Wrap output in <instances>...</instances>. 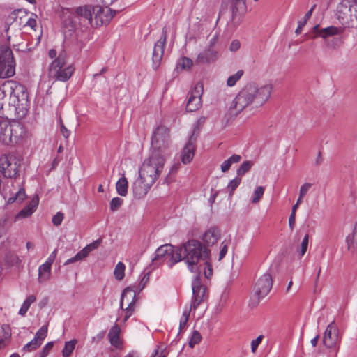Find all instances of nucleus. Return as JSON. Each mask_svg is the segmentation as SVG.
I'll list each match as a JSON object with an SVG mask.
<instances>
[{"mask_svg": "<svg viewBox=\"0 0 357 357\" xmlns=\"http://www.w3.org/2000/svg\"><path fill=\"white\" fill-rule=\"evenodd\" d=\"M56 254H57V250L55 249L50 255V256L48 257V258L47 259V260L45 261V263L50 264L52 266V264H53V262L55 260V258L56 257Z\"/></svg>", "mask_w": 357, "mask_h": 357, "instance_id": "4d7b16f0", "label": "nucleus"}, {"mask_svg": "<svg viewBox=\"0 0 357 357\" xmlns=\"http://www.w3.org/2000/svg\"><path fill=\"white\" fill-rule=\"evenodd\" d=\"M220 236V229L216 227H211L204 234L202 240L208 246H211L217 243Z\"/></svg>", "mask_w": 357, "mask_h": 357, "instance_id": "412c9836", "label": "nucleus"}, {"mask_svg": "<svg viewBox=\"0 0 357 357\" xmlns=\"http://www.w3.org/2000/svg\"><path fill=\"white\" fill-rule=\"evenodd\" d=\"M202 340V335L197 331H194L190 338L188 344L190 348H193L196 344H199Z\"/></svg>", "mask_w": 357, "mask_h": 357, "instance_id": "4c0bfd02", "label": "nucleus"}, {"mask_svg": "<svg viewBox=\"0 0 357 357\" xmlns=\"http://www.w3.org/2000/svg\"><path fill=\"white\" fill-rule=\"evenodd\" d=\"M354 236L352 234L348 235L346 238V243L347 244L348 250L351 248V245L353 243Z\"/></svg>", "mask_w": 357, "mask_h": 357, "instance_id": "774afa93", "label": "nucleus"}, {"mask_svg": "<svg viewBox=\"0 0 357 357\" xmlns=\"http://www.w3.org/2000/svg\"><path fill=\"white\" fill-rule=\"evenodd\" d=\"M15 73V63L12 50L8 46L0 47V78H9Z\"/></svg>", "mask_w": 357, "mask_h": 357, "instance_id": "423d86ee", "label": "nucleus"}, {"mask_svg": "<svg viewBox=\"0 0 357 357\" xmlns=\"http://www.w3.org/2000/svg\"><path fill=\"white\" fill-rule=\"evenodd\" d=\"M264 193V188L262 186L257 187L254 192L253 197L252 199V203L256 204V203L259 202V200L263 197Z\"/></svg>", "mask_w": 357, "mask_h": 357, "instance_id": "37998d69", "label": "nucleus"}, {"mask_svg": "<svg viewBox=\"0 0 357 357\" xmlns=\"http://www.w3.org/2000/svg\"><path fill=\"white\" fill-rule=\"evenodd\" d=\"M158 150L165 149L170 144L169 129L165 126L158 127Z\"/></svg>", "mask_w": 357, "mask_h": 357, "instance_id": "5701e85b", "label": "nucleus"}, {"mask_svg": "<svg viewBox=\"0 0 357 357\" xmlns=\"http://www.w3.org/2000/svg\"><path fill=\"white\" fill-rule=\"evenodd\" d=\"M202 86L197 85L189 94L186 105V110L188 112H195L199 109L202 105L201 91Z\"/></svg>", "mask_w": 357, "mask_h": 357, "instance_id": "f3484780", "label": "nucleus"}, {"mask_svg": "<svg viewBox=\"0 0 357 357\" xmlns=\"http://www.w3.org/2000/svg\"><path fill=\"white\" fill-rule=\"evenodd\" d=\"M13 107L19 117L24 116L28 110V94L23 85L8 80L0 86V114L4 115V106Z\"/></svg>", "mask_w": 357, "mask_h": 357, "instance_id": "f257e3e1", "label": "nucleus"}, {"mask_svg": "<svg viewBox=\"0 0 357 357\" xmlns=\"http://www.w3.org/2000/svg\"><path fill=\"white\" fill-rule=\"evenodd\" d=\"M26 197L25 190L24 189H20L17 192L15 197H10L8 199L9 203H13L15 201L17 200L20 202H22Z\"/></svg>", "mask_w": 357, "mask_h": 357, "instance_id": "09e8293b", "label": "nucleus"}, {"mask_svg": "<svg viewBox=\"0 0 357 357\" xmlns=\"http://www.w3.org/2000/svg\"><path fill=\"white\" fill-rule=\"evenodd\" d=\"M53 346H54L53 342H49L45 345V347H43V351L41 352L43 354V357H46L48 355L49 352L51 351Z\"/></svg>", "mask_w": 357, "mask_h": 357, "instance_id": "864d4df0", "label": "nucleus"}, {"mask_svg": "<svg viewBox=\"0 0 357 357\" xmlns=\"http://www.w3.org/2000/svg\"><path fill=\"white\" fill-rule=\"evenodd\" d=\"M192 309H193L192 303H191V305H190V306L189 307H185V308L184 309V310L183 312L181 318H183L184 319H188V320L189 319V317H190V311H191Z\"/></svg>", "mask_w": 357, "mask_h": 357, "instance_id": "6e6d98bb", "label": "nucleus"}, {"mask_svg": "<svg viewBox=\"0 0 357 357\" xmlns=\"http://www.w3.org/2000/svg\"><path fill=\"white\" fill-rule=\"evenodd\" d=\"M229 245V241L225 240L222 242L220 250L219 252V257H218L219 261L222 260L225 257V255L228 251Z\"/></svg>", "mask_w": 357, "mask_h": 357, "instance_id": "a18cd8bd", "label": "nucleus"}, {"mask_svg": "<svg viewBox=\"0 0 357 357\" xmlns=\"http://www.w3.org/2000/svg\"><path fill=\"white\" fill-rule=\"evenodd\" d=\"M241 47V43L238 40H234L230 44L229 50L231 52L237 51Z\"/></svg>", "mask_w": 357, "mask_h": 357, "instance_id": "5fc2aeb1", "label": "nucleus"}, {"mask_svg": "<svg viewBox=\"0 0 357 357\" xmlns=\"http://www.w3.org/2000/svg\"><path fill=\"white\" fill-rule=\"evenodd\" d=\"M264 337V335H259L256 339L251 342V351L252 353L255 354L256 352L258 346L261 344Z\"/></svg>", "mask_w": 357, "mask_h": 357, "instance_id": "8fccbe9b", "label": "nucleus"}, {"mask_svg": "<svg viewBox=\"0 0 357 357\" xmlns=\"http://www.w3.org/2000/svg\"><path fill=\"white\" fill-rule=\"evenodd\" d=\"M21 161L14 153L3 154L0 157V172L6 178L17 175Z\"/></svg>", "mask_w": 357, "mask_h": 357, "instance_id": "0eeeda50", "label": "nucleus"}, {"mask_svg": "<svg viewBox=\"0 0 357 357\" xmlns=\"http://www.w3.org/2000/svg\"><path fill=\"white\" fill-rule=\"evenodd\" d=\"M77 341L75 340L66 342L62 351L63 357H69L75 349Z\"/></svg>", "mask_w": 357, "mask_h": 357, "instance_id": "f704fd0d", "label": "nucleus"}, {"mask_svg": "<svg viewBox=\"0 0 357 357\" xmlns=\"http://www.w3.org/2000/svg\"><path fill=\"white\" fill-rule=\"evenodd\" d=\"M312 184L310 183H305L303 184L299 190L300 197H305L310 189Z\"/></svg>", "mask_w": 357, "mask_h": 357, "instance_id": "603ef678", "label": "nucleus"}, {"mask_svg": "<svg viewBox=\"0 0 357 357\" xmlns=\"http://www.w3.org/2000/svg\"><path fill=\"white\" fill-rule=\"evenodd\" d=\"M166 37H167V31H165V29L164 28L162 29V38L160 40V43H161L162 45V54H163V49H164V47H165V43H166ZM159 43V41H158V44Z\"/></svg>", "mask_w": 357, "mask_h": 357, "instance_id": "13d9d810", "label": "nucleus"}, {"mask_svg": "<svg viewBox=\"0 0 357 357\" xmlns=\"http://www.w3.org/2000/svg\"><path fill=\"white\" fill-rule=\"evenodd\" d=\"M338 333L339 330L335 321H333L327 326L322 339V342L326 347L335 349V356L338 351L337 349L339 342Z\"/></svg>", "mask_w": 357, "mask_h": 357, "instance_id": "ddd939ff", "label": "nucleus"}, {"mask_svg": "<svg viewBox=\"0 0 357 357\" xmlns=\"http://www.w3.org/2000/svg\"><path fill=\"white\" fill-rule=\"evenodd\" d=\"M123 199L119 197H114L110 202V209L112 211H117L119 207L123 204Z\"/></svg>", "mask_w": 357, "mask_h": 357, "instance_id": "49530a36", "label": "nucleus"}, {"mask_svg": "<svg viewBox=\"0 0 357 357\" xmlns=\"http://www.w3.org/2000/svg\"><path fill=\"white\" fill-rule=\"evenodd\" d=\"M93 6L85 5L83 6L77 7L75 9V14L78 17L86 19L91 25H93Z\"/></svg>", "mask_w": 357, "mask_h": 357, "instance_id": "a878e982", "label": "nucleus"}, {"mask_svg": "<svg viewBox=\"0 0 357 357\" xmlns=\"http://www.w3.org/2000/svg\"><path fill=\"white\" fill-rule=\"evenodd\" d=\"M192 307L195 310L200 303L204 301L208 296L206 287L201 284L200 273H196L192 282Z\"/></svg>", "mask_w": 357, "mask_h": 357, "instance_id": "f8f14e48", "label": "nucleus"}, {"mask_svg": "<svg viewBox=\"0 0 357 357\" xmlns=\"http://www.w3.org/2000/svg\"><path fill=\"white\" fill-rule=\"evenodd\" d=\"M137 289L133 287L126 288L121 295L120 307L126 312L124 321H126L133 313L136 303Z\"/></svg>", "mask_w": 357, "mask_h": 357, "instance_id": "9d476101", "label": "nucleus"}, {"mask_svg": "<svg viewBox=\"0 0 357 357\" xmlns=\"http://www.w3.org/2000/svg\"><path fill=\"white\" fill-rule=\"evenodd\" d=\"M10 334L6 333L4 338L0 340V349L6 345V341L9 339Z\"/></svg>", "mask_w": 357, "mask_h": 357, "instance_id": "680f3d73", "label": "nucleus"}, {"mask_svg": "<svg viewBox=\"0 0 357 357\" xmlns=\"http://www.w3.org/2000/svg\"><path fill=\"white\" fill-rule=\"evenodd\" d=\"M75 72V67L72 63H67L65 54H60L49 66L48 77L54 81L67 82L70 79Z\"/></svg>", "mask_w": 357, "mask_h": 357, "instance_id": "39448f33", "label": "nucleus"}, {"mask_svg": "<svg viewBox=\"0 0 357 357\" xmlns=\"http://www.w3.org/2000/svg\"><path fill=\"white\" fill-rule=\"evenodd\" d=\"M308 243H309V235L306 234L304 236L300 247L297 250V252H298L300 257H303L305 254L307 247H308Z\"/></svg>", "mask_w": 357, "mask_h": 357, "instance_id": "58836bf2", "label": "nucleus"}, {"mask_svg": "<svg viewBox=\"0 0 357 357\" xmlns=\"http://www.w3.org/2000/svg\"><path fill=\"white\" fill-rule=\"evenodd\" d=\"M61 132L65 138H68L70 135V132L64 126L63 124L61 125Z\"/></svg>", "mask_w": 357, "mask_h": 357, "instance_id": "e2e57ef3", "label": "nucleus"}, {"mask_svg": "<svg viewBox=\"0 0 357 357\" xmlns=\"http://www.w3.org/2000/svg\"><path fill=\"white\" fill-rule=\"evenodd\" d=\"M178 253L180 254L181 261L183 260L188 265V269L195 273H200V261L207 259L210 257L211 252L200 241L190 240L178 248Z\"/></svg>", "mask_w": 357, "mask_h": 357, "instance_id": "7ed1b4c3", "label": "nucleus"}, {"mask_svg": "<svg viewBox=\"0 0 357 357\" xmlns=\"http://www.w3.org/2000/svg\"><path fill=\"white\" fill-rule=\"evenodd\" d=\"M62 13H63V17H66L69 20V22H67V20H63L64 25L66 26H70V29H69L70 31L74 29L75 27V24L73 22V20H72V15H73V13H72L70 9H69V8H64V9H63Z\"/></svg>", "mask_w": 357, "mask_h": 357, "instance_id": "72a5a7b5", "label": "nucleus"}, {"mask_svg": "<svg viewBox=\"0 0 357 357\" xmlns=\"http://www.w3.org/2000/svg\"><path fill=\"white\" fill-rule=\"evenodd\" d=\"M116 15V10H112L109 6H94L93 10V25L95 26H101L109 23Z\"/></svg>", "mask_w": 357, "mask_h": 357, "instance_id": "9b49d317", "label": "nucleus"}, {"mask_svg": "<svg viewBox=\"0 0 357 357\" xmlns=\"http://www.w3.org/2000/svg\"><path fill=\"white\" fill-rule=\"evenodd\" d=\"M51 265L44 263L38 267V280L40 282L47 281L51 274Z\"/></svg>", "mask_w": 357, "mask_h": 357, "instance_id": "cd10ccee", "label": "nucleus"}, {"mask_svg": "<svg viewBox=\"0 0 357 357\" xmlns=\"http://www.w3.org/2000/svg\"><path fill=\"white\" fill-rule=\"evenodd\" d=\"M245 7V0H232V13L236 14L240 9Z\"/></svg>", "mask_w": 357, "mask_h": 357, "instance_id": "c03bdc74", "label": "nucleus"}, {"mask_svg": "<svg viewBox=\"0 0 357 357\" xmlns=\"http://www.w3.org/2000/svg\"><path fill=\"white\" fill-rule=\"evenodd\" d=\"M47 326H43L36 333L34 338L25 344L23 347V351L25 352H30L36 350L43 343L45 338L47 335Z\"/></svg>", "mask_w": 357, "mask_h": 357, "instance_id": "dca6fc26", "label": "nucleus"}, {"mask_svg": "<svg viewBox=\"0 0 357 357\" xmlns=\"http://www.w3.org/2000/svg\"><path fill=\"white\" fill-rule=\"evenodd\" d=\"M153 184H148L141 179L134 183L132 190L135 197L137 199H141L144 197L149 191L150 188Z\"/></svg>", "mask_w": 357, "mask_h": 357, "instance_id": "4be33fe9", "label": "nucleus"}, {"mask_svg": "<svg viewBox=\"0 0 357 357\" xmlns=\"http://www.w3.org/2000/svg\"><path fill=\"white\" fill-rule=\"evenodd\" d=\"M126 266L125 264L119 261L116 265L114 270V275L116 280L121 281L125 276Z\"/></svg>", "mask_w": 357, "mask_h": 357, "instance_id": "2f4dec72", "label": "nucleus"}, {"mask_svg": "<svg viewBox=\"0 0 357 357\" xmlns=\"http://www.w3.org/2000/svg\"><path fill=\"white\" fill-rule=\"evenodd\" d=\"M188 320L184 319L181 317L180 323H179V331L181 332L183 329H185L187 327V323Z\"/></svg>", "mask_w": 357, "mask_h": 357, "instance_id": "338daca9", "label": "nucleus"}, {"mask_svg": "<svg viewBox=\"0 0 357 357\" xmlns=\"http://www.w3.org/2000/svg\"><path fill=\"white\" fill-rule=\"evenodd\" d=\"M0 261L4 262L9 266L16 265L19 263L20 259L18 256L11 252L6 250L3 248H0Z\"/></svg>", "mask_w": 357, "mask_h": 357, "instance_id": "b1692460", "label": "nucleus"}, {"mask_svg": "<svg viewBox=\"0 0 357 357\" xmlns=\"http://www.w3.org/2000/svg\"><path fill=\"white\" fill-rule=\"evenodd\" d=\"M306 22L305 21H299L298 27L296 28L295 33L297 35H299L301 33L303 27L305 25Z\"/></svg>", "mask_w": 357, "mask_h": 357, "instance_id": "69168bd1", "label": "nucleus"}, {"mask_svg": "<svg viewBox=\"0 0 357 357\" xmlns=\"http://www.w3.org/2000/svg\"><path fill=\"white\" fill-rule=\"evenodd\" d=\"M210 257L207 259L202 260L204 261V274L206 278H209L213 275V268L209 261Z\"/></svg>", "mask_w": 357, "mask_h": 357, "instance_id": "79ce46f5", "label": "nucleus"}, {"mask_svg": "<svg viewBox=\"0 0 357 357\" xmlns=\"http://www.w3.org/2000/svg\"><path fill=\"white\" fill-rule=\"evenodd\" d=\"M243 70H239L235 74L229 76L227 80V85L229 87L234 86L243 75Z\"/></svg>", "mask_w": 357, "mask_h": 357, "instance_id": "c9c22d12", "label": "nucleus"}, {"mask_svg": "<svg viewBox=\"0 0 357 357\" xmlns=\"http://www.w3.org/2000/svg\"><path fill=\"white\" fill-rule=\"evenodd\" d=\"M252 165L253 164L251 161L247 160V161L243 162L236 171L238 176H243L246 172L250 171Z\"/></svg>", "mask_w": 357, "mask_h": 357, "instance_id": "ea45409f", "label": "nucleus"}, {"mask_svg": "<svg viewBox=\"0 0 357 357\" xmlns=\"http://www.w3.org/2000/svg\"><path fill=\"white\" fill-rule=\"evenodd\" d=\"M344 31V28L342 26H330L321 29L319 24L315 25L312 29V32L314 33V38L320 37L325 40L331 36L342 35Z\"/></svg>", "mask_w": 357, "mask_h": 357, "instance_id": "2eb2a0df", "label": "nucleus"}, {"mask_svg": "<svg viewBox=\"0 0 357 357\" xmlns=\"http://www.w3.org/2000/svg\"><path fill=\"white\" fill-rule=\"evenodd\" d=\"M180 261L181 256L178 253V248L174 249L171 244H165L158 248V265L165 264L171 268Z\"/></svg>", "mask_w": 357, "mask_h": 357, "instance_id": "6e6552de", "label": "nucleus"}, {"mask_svg": "<svg viewBox=\"0 0 357 357\" xmlns=\"http://www.w3.org/2000/svg\"><path fill=\"white\" fill-rule=\"evenodd\" d=\"M195 138L192 135L181 152V160L183 164L189 163L195 155Z\"/></svg>", "mask_w": 357, "mask_h": 357, "instance_id": "a211bd4d", "label": "nucleus"}, {"mask_svg": "<svg viewBox=\"0 0 357 357\" xmlns=\"http://www.w3.org/2000/svg\"><path fill=\"white\" fill-rule=\"evenodd\" d=\"M218 52L213 48H208L200 52L196 59L197 63H213L218 59Z\"/></svg>", "mask_w": 357, "mask_h": 357, "instance_id": "aec40b11", "label": "nucleus"}, {"mask_svg": "<svg viewBox=\"0 0 357 357\" xmlns=\"http://www.w3.org/2000/svg\"><path fill=\"white\" fill-rule=\"evenodd\" d=\"M38 203L39 198L36 195L33 197L31 202L16 215L15 220L30 217L36 210Z\"/></svg>", "mask_w": 357, "mask_h": 357, "instance_id": "6ab92c4d", "label": "nucleus"}, {"mask_svg": "<svg viewBox=\"0 0 357 357\" xmlns=\"http://www.w3.org/2000/svg\"><path fill=\"white\" fill-rule=\"evenodd\" d=\"M296 222V214H290L289 217V226L291 230L294 229Z\"/></svg>", "mask_w": 357, "mask_h": 357, "instance_id": "bf43d9fd", "label": "nucleus"}, {"mask_svg": "<svg viewBox=\"0 0 357 357\" xmlns=\"http://www.w3.org/2000/svg\"><path fill=\"white\" fill-rule=\"evenodd\" d=\"M128 182L124 175L121 177L116 183V190L117 193L123 197L126 196L128 193Z\"/></svg>", "mask_w": 357, "mask_h": 357, "instance_id": "c85d7f7f", "label": "nucleus"}, {"mask_svg": "<svg viewBox=\"0 0 357 357\" xmlns=\"http://www.w3.org/2000/svg\"><path fill=\"white\" fill-rule=\"evenodd\" d=\"M121 329L119 326H114L108 333V337L110 344L117 349H120L122 345V340L120 338Z\"/></svg>", "mask_w": 357, "mask_h": 357, "instance_id": "393cba45", "label": "nucleus"}, {"mask_svg": "<svg viewBox=\"0 0 357 357\" xmlns=\"http://www.w3.org/2000/svg\"><path fill=\"white\" fill-rule=\"evenodd\" d=\"M241 182V177H236L234 178V179H232L231 181H230V182L228 183L227 185V190H229V195L231 196L234 192V190L238 188V186L240 185Z\"/></svg>", "mask_w": 357, "mask_h": 357, "instance_id": "a19ab883", "label": "nucleus"}, {"mask_svg": "<svg viewBox=\"0 0 357 357\" xmlns=\"http://www.w3.org/2000/svg\"><path fill=\"white\" fill-rule=\"evenodd\" d=\"M100 243L101 240L98 239L87 245L82 250H80L76 254V258L78 259L79 261H81L83 259L86 258L91 252L98 248Z\"/></svg>", "mask_w": 357, "mask_h": 357, "instance_id": "bb28decb", "label": "nucleus"}, {"mask_svg": "<svg viewBox=\"0 0 357 357\" xmlns=\"http://www.w3.org/2000/svg\"><path fill=\"white\" fill-rule=\"evenodd\" d=\"M192 61L188 57L183 56L181 58L177 63V68L182 70H189L192 66Z\"/></svg>", "mask_w": 357, "mask_h": 357, "instance_id": "e433bc0d", "label": "nucleus"}, {"mask_svg": "<svg viewBox=\"0 0 357 357\" xmlns=\"http://www.w3.org/2000/svg\"><path fill=\"white\" fill-rule=\"evenodd\" d=\"M27 137L24 126L17 121L0 119V144L15 146L22 144Z\"/></svg>", "mask_w": 357, "mask_h": 357, "instance_id": "20e7f679", "label": "nucleus"}, {"mask_svg": "<svg viewBox=\"0 0 357 357\" xmlns=\"http://www.w3.org/2000/svg\"><path fill=\"white\" fill-rule=\"evenodd\" d=\"M273 280L271 274L266 273L260 277L255 285V293L259 298L265 297L271 291Z\"/></svg>", "mask_w": 357, "mask_h": 357, "instance_id": "4468645a", "label": "nucleus"}, {"mask_svg": "<svg viewBox=\"0 0 357 357\" xmlns=\"http://www.w3.org/2000/svg\"><path fill=\"white\" fill-rule=\"evenodd\" d=\"M139 177L148 184L155 183L156 181V155L154 153L144 160L139 170Z\"/></svg>", "mask_w": 357, "mask_h": 357, "instance_id": "1a4fd4ad", "label": "nucleus"}, {"mask_svg": "<svg viewBox=\"0 0 357 357\" xmlns=\"http://www.w3.org/2000/svg\"><path fill=\"white\" fill-rule=\"evenodd\" d=\"M180 163L179 162H177L176 163L174 164L169 170V174H174L176 173L178 169L180 168Z\"/></svg>", "mask_w": 357, "mask_h": 357, "instance_id": "0e129e2a", "label": "nucleus"}, {"mask_svg": "<svg viewBox=\"0 0 357 357\" xmlns=\"http://www.w3.org/2000/svg\"><path fill=\"white\" fill-rule=\"evenodd\" d=\"M36 298L34 295L29 296L24 301L22 305L21 306L19 310V314L21 316H24L26 314L28 310L29 309L31 305L36 301Z\"/></svg>", "mask_w": 357, "mask_h": 357, "instance_id": "7c9ffc66", "label": "nucleus"}, {"mask_svg": "<svg viewBox=\"0 0 357 357\" xmlns=\"http://www.w3.org/2000/svg\"><path fill=\"white\" fill-rule=\"evenodd\" d=\"M64 218V214L61 212H57L52 218V223L54 226H59Z\"/></svg>", "mask_w": 357, "mask_h": 357, "instance_id": "3c124183", "label": "nucleus"}, {"mask_svg": "<svg viewBox=\"0 0 357 357\" xmlns=\"http://www.w3.org/2000/svg\"><path fill=\"white\" fill-rule=\"evenodd\" d=\"M315 7V4L311 7V8L305 13L303 21H305V22H307V21L311 17Z\"/></svg>", "mask_w": 357, "mask_h": 357, "instance_id": "052dcab7", "label": "nucleus"}, {"mask_svg": "<svg viewBox=\"0 0 357 357\" xmlns=\"http://www.w3.org/2000/svg\"><path fill=\"white\" fill-rule=\"evenodd\" d=\"M151 273V271L149 269H145L143 271V273L142 274L141 280L139 283L138 287H137V290L138 291V292L142 291L145 287L146 284L149 282Z\"/></svg>", "mask_w": 357, "mask_h": 357, "instance_id": "473e14b6", "label": "nucleus"}, {"mask_svg": "<svg viewBox=\"0 0 357 357\" xmlns=\"http://www.w3.org/2000/svg\"><path fill=\"white\" fill-rule=\"evenodd\" d=\"M272 85L265 84L258 87L255 84L245 86L236 96L230 107L233 114H237L250 105L255 107L262 106L270 98Z\"/></svg>", "mask_w": 357, "mask_h": 357, "instance_id": "f03ea898", "label": "nucleus"}, {"mask_svg": "<svg viewBox=\"0 0 357 357\" xmlns=\"http://www.w3.org/2000/svg\"><path fill=\"white\" fill-rule=\"evenodd\" d=\"M346 2L349 3V11L357 20V0H346Z\"/></svg>", "mask_w": 357, "mask_h": 357, "instance_id": "de8ad7c7", "label": "nucleus"}, {"mask_svg": "<svg viewBox=\"0 0 357 357\" xmlns=\"http://www.w3.org/2000/svg\"><path fill=\"white\" fill-rule=\"evenodd\" d=\"M241 160V156L240 155H232L231 157H229L227 160H225L222 163L220 166L221 171L224 173L227 172L230 169L233 164L239 162Z\"/></svg>", "mask_w": 357, "mask_h": 357, "instance_id": "c756f323", "label": "nucleus"}]
</instances>
